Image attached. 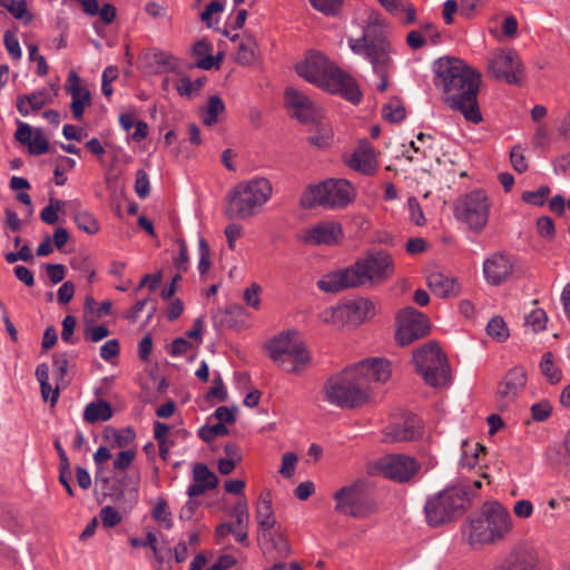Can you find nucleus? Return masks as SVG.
I'll use <instances>...</instances> for the list:
<instances>
[{
	"mask_svg": "<svg viewBox=\"0 0 570 570\" xmlns=\"http://www.w3.org/2000/svg\"><path fill=\"white\" fill-rule=\"evenodd\" d=\"M376 313L374 302L368 298L358 297L353 301L325 308L321 314V320L326 324L334 326L353 325L357 326L372 318Z\"/></svg>",
	"mask_w": 570,
	"mask_h": 570,
	"instance_id": "nucleus-12",
	"label": "nucleus"
},
{
	"mask_svg": "<svg viewBox=\"0 0 570 570\" xmlns=\"http://www.w3.org/2000/svg\"><path fill=\"white\" fill-rule=\"evenodd\" d=\"M550 195V188L548 186H541L539 189L533 191H524L522 194V200L534 205V206H543L548 196Z\"/></svg>",
	"mask_w": 570,
	"mask_h": 570,
	"instance_id": "nucleus-51",
	"label": "nucleus"
},
{
	"mask_svg": "<svg viewBox=\"0 0 570 570\" xmlns=\"http://www.w3.org/2000/svg\"><path fill=\"white\" fill-rule=\"evenodd\" d=\"M405 115V107L396 97L391 98L382 108V117L392 124L402 121Z\"/></svg>",
	"mask_w": 570,
	"mask_h": 570,
	"instance_id": "nucleus-36",
	"label": "nucleus"
},
{
	"mask_svg": "<svg viewBox=\"0 0 570 570\" xmlns=\"http://www.w3.org/2000/svg\"><path fill=\"white\" fill-rule=\"evenodd\" d=\"M423 434L421 420L415 415L407 416L402 423L389 425L384 431V440L389 442H410Z\"/></svg>",
	"mask_w": 570,
	"mask_h": 570,
	"instance_id": "nucleus-23",
	"label": "nucleus"
},
{
	"mask_svg": "<svg viewBox=\"0 0 570 570\" xmlns=\"http://www.w3.org/2000/svg\"><path fill=\"white\" fill-rule=\"evenodd\" d=\"M354 198L355 189L350 181L330 178L317 185L307 186L301 196L299 205L303 208L342 209Z\"/></svg>",
	"mask_w": 570,
	"mask_h": 570,
	"instance_id": "nucleus-7",
	"label": "nucleus"
},
{
	"mask_svg": "<svg viewBox=\"0 0 570 570\" xmlns=\"http://www.w3.org/2000/svg\"><path fill=\"white\" fill-rule=\"evenodd\" d=\"M135 191L140 198H146L150 193L148 175L144 169L136 173Z\"/></svg>",
	"mask_w": 570,
	"mask_h": 570,
	"instance_id": "nucleus-60",
	"label": "nucleus"
},
{
	"mask_svg": "<svg viewBox=\"0 0 570 570\" xmlns=\"http://www.w3.org/2000/svg\"><path fill=\"white\" fill-rule=\"evenodd\" d=\"M112 416L111 405L106 401H97L89 403L83 411V419L88 423L98 421H107Z\"/></svg>",
	"mask_w": 570,
	"mask_h": 570,
	"instance_id": "nucleus-33",
	"label": "nucleus"
},
{
	"mask_svg": "<svg viewBox=\"0 0 570 570\" xmlns=\"http://www.w3.org/2000/svg\"><path fill=\"white\" fill-rule=\"evenodd\" d=\"M488 76L509 85H521L523 67L517 52L512 49L494 52L488 61Z\"/></svg>",
	"mask_w": 570,
	"mask_h": 570,
	"instance_id": "nucleus-15",
	"label": "nucleus"
},
{
	"mask_svg": "<svg viewBox=\"0 0 570 570\" xmlns=\"http://www.w3.org/2000/svg\"><path fill=\"white\" fill-rule=\"evenodd\" d=\"M65 206V203L60 199L50 198L49 205L46 206L41 213L40 218L43 223L53 225L58 222V212Z\"/></svg>",
	"mask_w": 570,
	"mask_h": 570,
	"instance_id": "nucleus-44",
	"label": "nucleus"
},
{
	"mask_svg": "<svg viewBox=\"0 0 570 570\" xmlns=\"http://www.w3.org/2000/svg\"><path fill=\"white\" fill-rule=\"evenodd\" d=\"M296 72L311 83L352 104H358L362 92L355 79L332 63L322 52L313 51L295 67Z\"/></svg>",
	"mask_w": 570,
	"mask_h": 570,
	"instance_id": "nucleus-3",
	"label": "nucleus"
},
{
	"mask_svg": "<svg viewBox=\"0 0 570 570\" xmlns=\"http://www.w3.org/2000/svg\"><path fill=\"white\" fill-rule=\"evenodd\" d=\"M257 43L252 35H244L242 41L238 45L236 52V61L240 65H250L256 58Z\"/></svg>",
	"mask_w": 570,
	"mask_h": 570,
	"instance_id": "nucleus-34",
	"label": "nucleus"
},
{
	"mask_svg": "<svg viewBox=\"0 0 570 570\" xmlns=\"http://www.w3.org/2000/svg\"><path fill=\"white\" fill-rule=\"evenodd\" d=\"M487 333L498 342H505L510 336L509 328L501 316H494L489 321Z\"/></svg>",
	"mask_w": 570,
	"mask_h": 570,
	"instance_id": "nucleus-37",
	"label": "nucleus"
},
{
	"mask_svg": "<svg viewBox=\"0 0 570 570\" xmlns=\"http://www.w3.org/2000/svg\"><path fill=\"white\" fill-rule=\"evenodd\" d=\"M151 517L157 523L161 524L166 529H170L173 527L171 512L169 511L168 503L164 498L158 499L151 511Z\"/></svg>",
	"mask_w": 570,
	"mask_h": 570,
	"instance_id": "nucleus-39",
	"label": "nucleus"
},
{
	"mask_svg": "<svg viewBox=\"0 0 570 570\" xmlns=\"http://www.w3.org/2000/svg\"><path fill=\"white\" fill-rule=\"evenodd\" d=\"M114 443L117 448H125L130 444L135 438L136 433L132 428H126L122 430H111Z\"/></svg>",
	"mask_w": 570,
	"mask_h": 570,
	"instance_id": "nucleus-56",
	"label": "nucleus"
},
{
	"mask_svg": "<svg viewBox=\"0 0 570 570\" xmlns=\"http://www.w3.org/2000/svg\"><path fill=\"white\" fill-rule=\"evenodd\" d=\"M314 9L323 12L324 14H335L341 8L340 0H309Z\"/></svg>",
	"mask_w": 570,
	"mask_h": 570,
	"instance_id": "nucleus-59",
	"label": "nucleus"
},
{
	"mask_svg": "<svg viewBox=\"0 0 570 570\" xmlns=\"http://www.w3.org/2000/svg\"><path fill=\"white\" fill-rule=\"evenodd\" d=\"M198 249H199L198 271H199L200 275L203 276L212 267L210 248L204 237H199Z\"/></svg>",
	"mask_w": 570,
	"mask_h": 570,
	"instance_id": "nucleus-50",
	"label": "nucleus"
},
{
	"mask_svg": "<svg viewBox=\"0 0 570 570\" xmlns=\"http://www.w3.org/2000/svg\"><path fill=\"white\" fill-rule=\"evenodd\" d=\"M415 370L433 387H444L451 382V367L446 355L435 341H429L413 351Z\"/></svg>",
	"mask_w": 570,
	"mask_h": 570,
	"instance_id": "nucleus-8",
	"label": "nucleus"
},
{
	"mask_svg": "<svg viewBox=\"0 0 570 570\" xmlns=\"http://www.w3.org/2000/svg\"><path fill=\"white\" fill-rule=\"evenodd\" d=\"M396 321L399 327L395 340L401 346L410 345L430 333V320L412 306L402 308L397 313Z\"/></svg>",
	"mask_w": 570,
	"mask_h": 570,
	"instance_id": "nucleus-14",
	"label": "nucleus"
},
{
	"mask_svg": "<svg viewBox=\"0 0 570 570\" xmlns=\"http://www.w3.org/2000/svg\"><path fill=\"white\" fill-rule=\"evenodd\" d=\"M52 366L56 379V387L51 396V405H55L59 397V390L67 387L70 383V380L67 377L69 367V354L66 352L56 353L52 356Z\"/></svg>",
	"mask_w": 570,
	"mask_h": 570,
	"instance_id": "nucleus-28",
	"label": "nucleus"
},
{
	"mask_svg": "<svg viewBox=\"0 0 570 570\" xmlns=\"http://www.w3.org/2000/svg\"><path fill=\"white\" fill-rule=\"evenodd\" d=\"M193 479L197 483L207 484V487L217 488L218 478L205 463H196L193 466Z\"/></svg>",
	"mask_w": 570,
	"mask_h": 570,
	"instance_id": "nucleus-40",
	"label": "nucleus"
},
{
	"mask_svg": "<svg viewBox=\"0 0 570 570\" xmlns=\"http://www.w3.org/2000/svg\"><path fill=\"white\" fill-rule=\"evenodd\" d=\"M485 448L480 443H475L471 445L468 441L463 442V455L461 459V463L463 466L472 468L476 464L479 459V453L484 452Z\"/></svg>",
	"mask_w": 570,
	"mask_h": 570,
	"instance_id": "nucleus-42",
	"label": "nucleus"
},
{
	"mask_svg": "<svg viewBox=\"0 0 570 570\" xmlns=\"http://www.w3.org/2000/svg\"><path fill=\"white\" fill-rule=\"evenodd\" d=\"M102 524L107 528L115 527L121 521V515L110 505L100 510Z\"/></svg>",
	"mask_w": 570,
	"mask_h": 570,
	"instance_id": "nucleus-64",
	"label": "nucleus"
},
{
	"mask_svg": "<svg viewBox=\"0 0 570 570\" xmlns=\"http://www.w3.org/2000/svg\"><path fill=\"white\" fill-rule=\"evenodd\" d=\"M233 517L237 528L247 529L249 522V512L246 498L239 499L233 509Z\"/></svg>",
	"mask_w": 570,
	"mask_h": 570,
	"instance_id": "nucleus-48",
	"label": "nucleus"
},
{
	"mask_svg": "<svg viewBox=\"0 0 570 570\" xmlns=\"http://www.w3.org/2000/svg\"><path fill=\"white\" fill-rule=\"evenodd\" d=\"M177 245L179 248L178 255L174 258L173 263L177 271V274H183L188 271L189 265V256H188V247L184 239H177Z\"/></svg>",
	"mask_w": 570,
	"mask_h": 570,
	"instance_id": "nucleus-49",
	"label": "nucleus"
},
{
	"mask_svg": "<svg viewBox=\"0 0 570 570\" xmlns=\"http://www.w3.org/2000/svg\"><path fill=\"white\" fill-rule=\"evenodd\" d=\"M262 287L257 283H253L244 292V301L248 306L254 308H258L261 305V295Z\"/></svg>",
	"mask_w": 570,
	"mask_h": 570,
	"instance_id": "nucleus-63",
	"label": "nucleus"
},
{
	"mask_svg": "<svg viewBox=\"0 0 570 570\" xmlns=\"http://www.w3.org/2000/svg\"><path fill=\"white\" fill-rule=\"evenodd\" d=\"M547 321V314L541 308L532 311L525 318L527 325L531 326L533 332L535 333L541 332L546 328Z\"/></svg>",
	"mask_w": 570,
	"mask_h": 570,
	"instance_id": "nucleus-54",
	"label": "nucleus"
},
{
	"mask_svg": "<svg viewBox=\"0 0 570 570\" xmlns=\"http://www.w3.org/2000/svg\"><path fill=\"white\" fill-rule=\"evenodd\" d=\"M80 77L76 71H70L67 78L66 92L71 97L70 109L76 120H81L87 107L91 105L89 89L80 86Z\"/></svg>",
	"mask_w": 570,
	"mask_h": 570,
	"instance_id": "nucleus-22",
	"label": "nucleus"
},
{
	"mask_svg": "<svg viewBox=\"0 0 570 570\" xmlns=\"http://www.w3.org/2000/svg\"><path fill=\"white\" fill-rule=\"evenodd\" d=\"M350 168L360 173L372 175L376 170L374 150L367 140H361L357 149L347 160Z\"/></svg>",
	"mask_w": 570,
	"mask_h": 570,
	"instance_id": "nucleus-26",
	"label": "nucleus"
},
{
	"mask_svg": "<svg viewBox=\"0 0 570 570\" xmlns=\"http://www.w3.org/2000/svg\"><path fill=\"white\" fill-rule=\"evenodd\" d=\"M29 104L32 110H40L49 102V95L46 90L36 91L29 95H20L17 98V109L22 116L29 115L26 104Z\"/></svg>",
	"mask_w": 570,
	"mask_h": 570,
	"instance_id": "nucleus-31",
	"label": "nucleus"
},
{
	"mask_svg": "<svg viewBox=\"0 0 570 570\" xmlns=\"http://www.w3.org/2000/svg\"><path fill=\"white\" fill-rule=\"evenodd\" d=\"M203 85L202 79L193 81L189 77H183L178 80L176 89L180 96L191 97L200 90Z\"/></svg>",
	"mask_w": 570,
	"mask_h": 570,
	"instance_id": "nucleus-47",
	"label": "nucleus"
},
{
	"mask_svg": "<svg viewBox=\"0 0 570 570\" xmlns=\"http://www.w3.org/2000/svg\"><path fill=\"white\" fill-rule=\"evenodd\" d=\"M0 6L6 8L14 18L23 19L27 17L26 22L28 23L31 21L27 3L23 0H0Z\"/></svg>",
	"mask_w": 570,
	"mask_h": 570,
	"instance_id": "nucleus-43",
	"label": "nucleus"
},
{
	"mask_svg": "<svg viewBox=\"0 0 570 570\" xmlns=\"http://www.w3.org/2000/svg\"><path fill=\"white\" fill-rule=\"evenodd\" d=\"M394 274V261L385 250H371L351 266L324 275L317 287L325 293H338L348 288L377 286Z\"/></svg>",
	"mask_w": 570,
	"mask_h": 570,
	"instance_id": "nucleus-2",
	"label": "nucleus"
},
{
	"mask_svg": "<svg viewBox=\"0 0 570 570\" xmlns=\"http://www.w3.org/2000/svg\"><path fill=\"white\" fill-rule=\"evenodd\" d=\"M212 399H217L219 402H224L227 399V392L225 390L220 374H216L213 381V386L206 394L207 401H210Z\"/></svg>",
	"mask_w": 570,
	"mask_h": 570,
	"instance_id": "nucleus-58",
	"label": "nucleus"
},
{
	"mask_svg": "<svg viewBox=\"0 0 570 570\" xmlns=\"http://www.w3.org/2000/svg\"><path fill=\"white\" fill-rule=\"evenodd\" d=\"M256 519L258 528L263 531V533H266V531H269L276 524V519L272 507L271 492L261 494V503L256 509Z\"/></svg>",
	"mask_w": 570,
	"mask_h": 570,
	"instance_id": "nucleus-29",
	"label": "nucleus"
},
{
	"mask_svg": "<svg viewBox=\"0 0 570 570\" xmlns=\"http://www.w3.org/2000/svg\"><path fill=\"white\" fill-rule=\"evenodd\" d=\"M341 225L334 222H324L314 226L305 237L306 243L314 245H335L342 238Z\"/></svg>",
	"mask_w": 570,
	"mask_h": 570,
	"instance_id": "nucleus-25",
	"label": "nucleus"
},
{
	"mask_svg": "<svg viewBox=\"0 0 570 570\" xmlns=\"http://www.w3.org/2000/svg\"><path fill=\"white\" fill-rule=\"evenodd\" d=\"M350 47L353 52L364 55L373 68L390 60V43L383 37H371L370 31H364L360 39H350Z\"/></svg>",
	"mask_w": 570,
	"mask_h": 570,
	"instance_id": "nucleus-18",
	"label": "nucleus"
},
{
	"mask_svg": "<svg viewBox=\"0 0 570 570\" xmlns=\"http://www.w3.org/2000/svg\"><path fill=\"white\" fill-rule=\"evenodd\" d=\"M540 371L550 384H557L561 381V370L556 366L554 357L551 352H546L540 362Z\"/></svg>",
	"mask_w": 570,
	"mask_h": 570,
	"instance_id": "nucleus-35",
	"label": "nucleus"
},
{
	"mask_svg": "<svg viewBox=\"0 0 570 570\" xmlns=\"http://www.w3.org/2000/svg\"><path fill=\"white\" fill-rule=\"evenodd\" d=\"M492 570H537L534 559L525 552L510 553Z\"/></svg>",
	"mask_w": 570,
	"mask_h": 570,
	"instance_id": "nucleus-30",
	"label": "nucleus"
},
{
	"mask_svg": "<svg viewBox=\"0 0 570 570\" xmlns=\"http://www.w3.org/2000/svg\"><path fill=\"white\" fill-rule=\"evenodd\" d=\"M380 470L382 474L396 482H407L420 469L417 461L403 454H390L381 459Z\"/></svg>",
	"mask_w": 570,
	"mask_h": 570,
	"instance_id": "nucleus-19",
	"label": "nucleus"
},
{
	"mask_svg": "<svg viewBox=\"0 0 570 570\" xmlns=\"http://www.w3.org/2000/svg\"><path fill=\"white\" fill-rule=\"evenodd\" d=\"M297 463V456L293 452H286L282 458V465L279 473L285 478H291L294 474Z\"/></svg>",
	"mask_w": 570,
	"mask_h": 570,
	"instance_id": "nucleus-62",
	"label": "nucleus"
},
{
	"mask_svg": "<svg viewBox=\"0 0 570 570\" xmlns=\"http://www.w3.org/2000/svg\"><path fill=\"white\" fill-rule=\"evenodd\" d=\"M77 227L89 235L99 232L98 220L88 212H77L73 216Z\"/></svg>",
	"mask_w": 570,
	"mask_h": 570,
	"instance_id": "nucleus-41",
	"label": "nucleus"
},
{
	"mask_svg": "<svg viewBox=\"0 0 570 570\" xmlns=\"http://www.w3.org/2000/svg\"><path fill=\"white\" fill-rule=\"evenodd\" d=\"M129 483L137 485L138 481L137 480L132 481L130 476L122 475L121 478L115 480V484L111 488H109L108 489L109 491L106 492L105 494L111 497L115 501H119L124 498L125 488ZM132 490L136 492L137 488L134 487Z\"/></svg>",
	"mask_w": 570,
	"mask_h": 570,
	"instance_id": "nucleus-45",
	"label": "nucleus"
},
{
	"mask_svg": "<svg viewBox=\"0 0 570 570\" xmlns=\"http://www.w3.org/2000/svg\"><path fill=\"white\" fill-rule=\"evenodd\" d=\"M426 282L431 292L441 298L458 296L461 292V286L456 279L442 273L430 274Z\"/></svg>",
	"mask_w": 570,
	"mask_h": 570,
	"instance_id": "nucleus-27",
	"label": "nucleus"
},
{
	"mask_svg": "<svg viewBox=\"0 0 570 570\" xmlns=\"http://www.w3.org/2000/svg\"><path fill=\"white\" fill-rule=\"evenodd\" d=\"M537 229L541 237L551 242L556 237V227L553 219L549 216H541L537 219Z\"/></svg>",
	"mask_w": 570,
	"mask_h": 570,
	"instance_id": "nucleus-53",
	"label": "nucleus"
},
{
	"mask_svg": "<svg viewBox=\"0 0 570 570\" xmlns=\"http://www.w3.org/2000/svg\"><path fill=\"white\" fill-rule=\"evenodd\" d=\"M490 200L481 190H472L456 200L454 215L458 220L464 223L472 232L483 230L489 220Z\"/></svg>",
	"mask_w": 570,
	"mask_h": 570,
	"instance_id": "nucleus-13",
	"label": "nucleus"
},
{
	"mask_svg": "<svg viewBox=\"0 0 570 570\" xmlns=\"http://www.w3.org/2000/svg\"><path fill=\"white\" fill-rule=\"evenodd\" d=\"M273 193L266 178H254L237 184L227 196L225 215L228 219H246L254 216Z\"/></svg>",
	"mask_w": 570,
	"mask_h": 570,
	"instance_id": "nucleus-5",
	"label": "nucleus"
},
{
	"mask_svg": "<svg viewBox=\"0 0 570 570\" xmlns=\"http://www.w3.org/2000/svg\"><path fill=\"white\" fill-rule=\"evenodd\" d=\"M199 438L205 442H210L217 436L228 434V429L224 423H216L214 425L203 426L199 432Z\"/></svg>",
	"mask_w": 570,
	"mask_h": 570,
	"instance_id": "nucleus-52",
	"label": "nucleus"
},
{
	"mask_svg": "<svg viewBox=\"0 0 570 570\" xmlns=\"http://www.w3.org/2000/svg\"><path fill=\"white\" fill-rule=\"evenodd\" d=\"M314 125L317 126V132L308 137L309 144L318 148L327 147L333 137L332 128L323 119Z\"/></svg>",
	"mask_w": 570,
	"mask_h": 570,
	"instance_id": "nucleus-38",
	"label": "nucleus"
},
{
	"mask_svg": "<svg viewBox=\"0 0 570 570\" xmlns=\"http://www.w3.org/2000/svg\"><path fill=\"white\" fill-rule=\"evenodd\" d=\"M512 530V518L499 502H487L472 513L462 525V537L471 546L493 544Z\"/></svg>",
	"mask_w": 570,
	"mask_h": 570,
	"instance_id": "nucleus-4",
	"label": "nucleus"
},
{
	"mask_svg": "<svg viewBox=\"0 0 570 570\" xmlns=\"http://www.w3.org/2000/svg\"><path fill=\"white\" fill-rule=\"evenodd\" d=\"M350 368L370 400L374 390L386 383L392 374L391 363L385 358H366Z\"/></svg>",
	"mask_w": 570,
	"mask_h": 570,
	"instance_id": "nucleus-16",
	"label": "nucleus"
},
{
	"mask_svg": "<svg viewBox=\"0 0 570 570\" xmlns=\"http://www.w3.org/2000/svg\"><path fill=\"white\" fill-rule=\"evenodd\" d=\"M323 394L328 403L348 410L361 407L371 401L350 367L327 380Z\"/></svg>",
	"mask_w": 570,
	"mask_h": 570,
	"instance_id": "nucleus-10",
	"label": "nucleus"
},
{
	"mask_svg": "<svg viewBox=\"0 0 570 570\" xmlns=\"http://www.w3.org/2000/svg\"><path fill=\"white\" fill-rule=\"evenodd\" d=\"M510 160L513 169L518 173H524L528 169V161L524 156L523 149L520 146H514L510 151Z\"/></svg>",
	"mask_w": 570,
	"mask_h": 570,
	"instance_id": "nucleus-57",
	"label": "nucleus"
},
{
	"mask_svg": "<svg viewBox=\"0 0 570 570\" xmlns=\"http://www.w3.org/2000/svg\"><path fill=\"white\" fill-rule=\"evenodd\" d=\"M334 510L343 515L366 519L377 511L376 501L370 495L367 485L362 480L342 487L334 495Z\"/></svg>",
	"mask_w": 570,
	"mask_h": 570,
	"instance_id": "nucleus-11",
	"label": "nucleus"
},
{
	"mask_svg": "<svg viewBox=\"0 0 570 570\" xmlns=\"http://www.w3.org/2000/svg\"><path fill=\"white\" fill-rule=\"evenodd\" d=\"M269 358L288 373L302 374L311 364V353L296 331L279 333L265 344Z\"/></svg>",
	"mask_w": 570,
	"mask_h": 570,
	"instance_id": "nucleus-6",
	"label": "nucleus"
},
{
	"mask_svg": "<svg viewBox=\"0 0 570 570\" xmlns=\"http://www.w3.org/2000/svg\"><path fill=\"white\" fill-rule=\"evenodd\" d=\"M14 137L20 144L28 146L29 153L32 155H42L49 151V141L40 128L32 129L28 124L18 121Z\"/></svg>",
	"mask_w": 570,
	"mask_h": 570,
	"instance_id": "nucleus-24",
	"label": "nucleus"
},
{
	"mask_svg": "<svg viewBox=\"0 0 570 570\" xmlns=\"http://www.w3.org/2000/svg\"><path fill=\"white\" fill-rule=\"evenodd\" d=\"M225 105L220 97L214 95L207 100L205 107L199 109L203 124L210 127L218 121V116L224 112Z\"/></svg>",
	"mask_w": 570,
	"mask_h": 570,
	"instance_id": "nucleus-32",
	"label": "nucleus"
},
{
	"mask_svg": "<svg viewBox=\"0 0 570 570\" xmlns=\"http://www.w3.org/2000/svg\"><path fill=\"white\" fill-rule=\"evenodd\" d=\"M285 104L289 115L304 125L316 124L323 119L322 109L308 96L293 87L285 90Z\"/></svg>",
	"mask_w": 570,
	"mask_h": 570,
	"instance_id": "nucleus-17",
	"label": "nucleus"
},
{
	"mask_svg": "<svg viewBox=\"0 0 570 570\" xmlns=\"http://www.w3.org/2000/svg\"><path fill=\"white\" fill-rule=\"evenodd\" d=\"M4 47L8 50L9 55L12 59L19 60L21 58V48L19 45V40L12 31H6L4 33Z\"/></svg>",
	"mask_w": 570,
	"mask_h": 570,
	"instance_id": "nucleus-61",
	"label": "nucleus"
},
{
	"mask_svg": "<svg viewBox=\"0 0 570 570\" xmlns=\"http://www.w3.org/2000/svg\"><path fill=\"white\" fill-rule=\"evenodd\" d=\"M531 417L533 421L543 422L548 417H550L552 412V406L549 401L543 400L535 404H533L530 409Z\"/></svg>",
	"mask_w": 570,
	"mask_h": 570,
	"instance_id": "nucleus-55",
	"label": "nucleus"
},
{
	"mask_svg": "<svg viewBox=\"0 0 570 570\" xmlns=\"http://www.w3.org/2000/svg\"><path fill=\"white\" fill-rule=\"evenodd\" d=\"M470 507V492L465 487H451L429 499L425 504L426 521L439 527L462 515Z\"/></svg>",
	"mask_w": 570,
	"mask_h": 570,
	"instance_id": "nucleus-9",
	"label": "nucleus"
},
{
	"mask_svg": "<svg viewBox=\"0 0 570 570\" xmlns=\"http://www.w3.org/2000/svg\"><path fill=\"white\" fill-rule=\"evenodd\" d=\"M263 538L269 540L273 543V548L277 552L278 557L286 558L291 554L289 542L282 533H263Z\"/></svg>",
	"mask_w": 570,
	"mask_h": 570,
	"instance_id": "nucleus-46",
	"label": "nucleus"
},
{
	"mask_svg": "<svg viewBox=\"0 0 570 570\" xmlns=\"http://www.w3.org/2000/svg\"><path fill=\"white\" fill-rule=\"evenodd\" d=\"M435 85L448 94L445 104L462 114L466 121L480 124L482 114L478 95L481 73L459 58L444 57L434 63Z\"/></svg>",
	"mask_w": 570,
	"mask_h": 570,
	"instance_id": "nucleus-1",
	"label": "nucleus"
},
{
	"mask_svg": "<svg viewBox=\"0 0 570 570\" xmlns=\"http://www.w3.org/2000/svg\"><path fill=\"white\" fill-rule=\"evenodd\" d=\"M527 383V373L522 367L511 368L503 381L499 384L497 391V404L499 410H507L524 389Z\"/></svg>",
	"mask_w": 570,
	"mask_h": 570,
	"instance_id": "nucleus-21",
	"label": "nucleus"
},
{
	"mask_svg": "<svg viewBox=\"0 0 570 570\" xmlns=\"http://www.w3.org/2000/svg\"><path fill=\"white\" fill-rule=\"evenodd\" d=\"M483 273L487 282L493 286L510 281L514 274L513 257L503 252L492 254L483 263Z\"/></svg>",
	"mask_w": 570,
	"mask_h": 570,
	"instance_id": "nucleus-20",
	"label": "nucleus"
}]
</instances>
